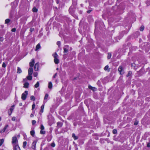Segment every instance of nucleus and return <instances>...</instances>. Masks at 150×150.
Segmentation results:
<instances>
[{
	"instance_id": "nucleus-1",
	"label": "nucleus",
	"mask_w": 150,
	"mask_h": 150,
	"mask_svg": "<svg viewBox=\"0 0 150 150\" xmlns=\"http://www.w3.org/2000/svg\"><path fill=\"white\" fill-rule=\"evenodd\" d=\"M54 57V62L55 64H57L59 63V60L58 59V56L56 52L53 54Z\"/></svg>"
},
{
	"instance_id": "nucleus-2",
	"label": "nucleus",
	"mask_w": 150,
	"mask_h": 150,
	"mask_svg": "<svg viewBox=\"0 0 150 150\" xmlns=\"http://www.w3.org/2000/svg\"><path fill=\"white\" fill-rule=\"evenodd\" d=\"M11 143L12 145L18 144V139L16 136H14L12 137V138Z\"/></svg>"
},
{
	"instance_id": "nucleus-3",
	"label": "nucleus",
	"mask_w": 150,
	"mask_h": 150,
	"mask_svg": "<svg viewBox=\"0 0 150 150\" xmlns=\"http://www.w3.org/2000/svg\"><path fill=\"white\" fill-rule=\"evenodd\" d=\"M28 94V92L27 91H25L24 93H22L21 96V98L24 100L26 99L27 96Z\"/></svg>"
},
{
	"instance_id": "nucleus-4",
	"label": "nucleus",
	"mask_w": 150,
	"mask_h": 150,
	"mask_svg": "<svg viewBox=\"0 0 150 150\" xmlns=\"http://www.w3.org/2000/svg\"><path fill=\"white\" fill-rule=\"evenodd\" d=\"M12 146L13 150H21L18 144L13 145Z\"/></svg>"
},
{
	"instance_id": "nucleus-5",
	"label": "nucleus",
	"mask_w": 150,
	"mask_h": 150,
	"mask_svg": "<svg viewBox=\"0 0 150 150\" xmlns=\"http://www.w3.org/2000/svg\"><path fill=\"white\" fill-rule=\"evenodd\" d=\"M39 63L38 62L36 63L34 66V70L35 71H38V70L39 67Z\"/></svg>"
},
{
	"instance_id": "nucleus-6",
	"label": "nucleus",
	"mask_w": 150,
	"mask_h": 150,
	"mask_svg": "<svg viewBox=\"0 0 150 150\" xmlns=\"http://www.w3.org/2000/svg\"><path fill=\"white\" fill-rule=\"evenodd\" d=\"M69 48V47L68 45H66L65 46L64 48V53H66L67 52Z\"/></svg>"
},
{
	"instance_id": "nucleus-7",
	"label": "nucleus",
	"mask_w": 150,
	"mask_h": 150,
	"mask_svg": "<svg viewBox=\"0 0 150 150\" xmlns=\"http://www.w3.org/2000/svg\"><path fill=\"white\" fill-rule=\"evenodd\" d=\"M33 72V69L32 68H30L28 70V75H32Z\"/></svg>"
},
{
	"instance_id": "nucleus-8",
	"label": "nucleus",
	"mask_w": 150,
	"mask_h": 150,
	"mask_svg": "<svg viewBox=\"0 0 150 150\" xmlns=\"http://www.w3.org/2000/svg\"><path fill=\"white\" fill-rule=\"evenodd\" d=\"M118 71L120 72V74H123L124 71L122 67H119L118 69Z\"/></svg>"
},
{
	"instance_id": "nucleus-9",
	"label": "nucleus",
	"mask_w": 150,
	"mask_h": 150,
	"mask_svg": "<svg viewBox=\"0 0 150 150\" xmlns=\"http://www.w3.org/2000/svg\"><path fill=\"white\" fill-rule=\"evenodd\" d=\"M31 60H32L31 62H30V66L31 67H33V66L34 65V64L35 63V61H34V59H32Z\"/></svg>"
},
{
	"instance_id": "nucleus-10",
	"label": "nucleus",
	"mask_w": 150,
	"mask_h": 150,
	"mask_svg": "<svg viewBox=\"0 0 150 150\" xmlns=\"http://www.w3.org/2000/svg\"><path fill=\"white\" fill-rule=\"evenodd\" d=\"M36 142H33L32 144V148L34 149H35L36 147Z\"/></svg>"
},
{
	"instance_id": "nucleus-11",
	"label": "nucleus",
	"mask_w": 150,
	"mask_h": 150,
	"mask_svg": "<svg viewBox=\"0 0 150 150\" xmlns=\"http://www.w3.org/2000/svg\"><path fill=\"white\" fill-rule=\"evenodd\" d=\"M41 48L40 44V43H38L36 46L35 48V51H37L38 50L40 49Z\"/></svg>"
},
{
	"instance_id": "nucleus-12",
	"label": "nucleus",
	"mask_w": 150,
	"mask_h": 150,
	"mask_svg": "<svg viewBox=\"0 0 150 150\" xmlns=\"http://www.w3.org/2000/svg\"><path fill=\"white\" fill-rule=\"evenodd\" d=\"M8 127V125H6V126H5V127L3 128V129L1 130V131H0L1 133H3L6 130V129Z\"/></svg>"
},
{
	"instance_id": "nucleus-13",
	"label": "nucleus",
	"mask_w": 150,
	"mask_h": 150,
	"mask_svg": "<svg viewBox=\"0 0 150 150\" xmlns=\"http://www.w3.org/2000/svg\"><path fill=\"white\" fill-rule=\"evenodd\" d=\"M88 88L89 89H91L93 91L96 90V88L94 87L91 86L90 85L88 86Z\"/></svg>"
},
{
	"instance_id": "nucleus-14",
	"label": "nucleus",
	"mask_w": 150,
	"mask_h": 150,
	"mask_svg": "<svg viewBox=\"0 0 150 150\" xmlns=\"http://www.w3.org/2000/svg\"><path fill=\"white\" fill-rule=\"evenodd\" d=\"M29 85V83L28 82H26L24 84L23 87L25 88H28Z\"/></svg>"
},
{
	"instance_id": "nucleus-15",
	"label": "nucleus",
	"mask_w": 150,
	"mask_h": 150,
	"mask_svg": "<svg viewBox=\"0 0 150 150\" xmlns=\"http://www.w3.org/2000/svg\"><path fill=\"white\" fill-rule=\"evenodd\" d=\"M57 126L59 127H61L63 125L62 123L61 122H58L57 123Z\"/></svg>"
},
{
	"instance_id": "nucleus-16",
	"label": "nucleus",
	"mask_w": 150,
	"mask_h": 150,
	"mask_svg": "<svg viewBox=\"0 0 150 150\" xmlns=\"http://www.w3.org/2000/svg\"><path fill=\"white\" fill-rule=\"evenodd\" d=\"M30 134L31 135L33 136L34 137L35 134V132L34 130H32L30 131Z\"/></svg>"
},
{
	"instance_id": "nucleus-17",
	"label": "nucleus",
	"mask_w": 150,
	"mask_h": 150,
	"mask_svg": "<svg viewBox=\"0 0 150 150\" xmlns=\"http://www.w3.org/2000/svg\"><path fill=\"white\" fill-rule=\"evenodd\" d=\"M52 83L51 82H50L48 84V88L50 89H51L52 88Z\"/></svg>"
},
{
	"instance_id": "nucleus-18",
	"label": "nucleus",
	"mask_w": 150,
	"mask_h": 150,
	"mask_svg": "<svg viewBox=\"0 0 150 150\" xmlns=\"http://www.w3.org/2000/svg\"><path fill=\"white\" fill-rule=\"evenodd\" d=\"M72 137L74 138V139L75 140L77 139H78V137L76 136L75 134L74 133L72 134Z\"/></svg>"
},
{
	"instance_id": "nucleus-19",
	"label": "nucleus",
	"mask_w": 150,
	"mask_h": 150,
	"mask_svg": "<svg viewBox=\"0 0 150 150\" xmlns=\"http://www.w3.org/2000/svg\"><path fill=\"white\" fill-rule=\"evenodd\" d=\"M27 79L29 80H32V77L31 75H28L27 77Z\"/></svg>"
},
{
	"instance_id": "nucleus-20",
	"label": "nucleus",
	"mask_w": 150,
	"mask_h": 150,
	"mask_svg": "<svg viewBox=\"0 0 150 150\" xmlns=\"http://www.w3.org/2000/svg\"><path fill=\"white\" fill-rule=\"evenodd\" d=\"M32 11L33 12H37L38 11V10L35 7H34L32 9Z\"/></svg>"
},
{
	"instance_id": "nucleus-21",
	"label": "nucleus",
	"mask_w": 150,
	"mask_h": 150,
	"mask_svg": "<svg viewBox=\"0 0 150 150\" xmlns=\"http://www.w3.org/2000/svg\"><path fill=\"white\" fill-rule=\"evenodd\" d=\"M22 72V70L19 67H18L17 73H21Z\"/></svg>"
},
{
	"instance_id": "nucleus-22",
	"label": "nucleus",
	"mask_w": 150,
	"mask_h": 150,
	"mask_svg": "<svg viewBox=\"0 0 150 150\" xmlns=\"http://www.w3.org/2000/svg\"><path fill=\"white\" fill-rule=\"evenodd\" d=\"M39 86V83L38 81L35 84L34 86L35 88H37Z\"/></svg>"
},
{
	"instance_id": "nucleus-23",
	"label": "nucleus",
	"mask_w": 150,
	"mask_h": 150,
	"mask_svg": "<svg viewBox=\"0 0 150 150\" xmlns=\"http://www.w3.org/2000/svg\"><path fill=\"white\" fill-rule=\"evenodd\" d=\"M108 67H109L108 66V65H107L104 68V70L105 71H107L108 70V71H109V69H108Z\"/></svg>"
},
{
	"instance_id": "nucleus-24",
	"label": "nucleus",
	"mask_w": 150,
	"mask_h": 150,
	"mask_svg": "<svg viewBox=\"0 0 150 150\" xmlns=\"http://www.w3.org/2000/svg\"><path fill=\"white\" fill-rule=\"evenodd\" d=\"M44 108V105H42L41 106V109L40 110V112H43V109Z\"/></svg>"
},
{
	"instance_id": "nucleus-25",
	"label": "nucleus",
	"mask_w": 150,
	"mask_h": 150,
	"mask_svg": "<svg viewBox=\"0 0 150 150\" xmlns=\"http://www.w3.org/2000/svg\"><path fill=\"white\" fill-rule=\"evenodd\" d=\"M4 142V139H0V146H1Z\"/></svg>"
},
{
	"instance_id": "nucleus-26",
	"label": "nucleus",
	"mask_w": 150,
	"mask_h": 150,
	"mask_svg": "<svg viewBox=\"0 0 150 150\" xmlns=\"http://www.w3.org/2000/svg\"><path fill=\"white\" fill-rule=\"evenodd\" d=\"M27 144V142L26 141L24 142L23 143V147L24 148H25Z\"/></svg>"
},
{
	"instance_id": "nucleus-27",
	"label": "nucleus",
	"mask_w": 150,
	"mask_h": 150,
	"mask_svg": "<svg viewBox=\"0 0 150 150\" xmlns=\"http://www.w3.org/2000/svg\"><path fill=\"white\" fill-rule=\"evenodd\" d=\"M10 20L9 19H7L5 21V23L8 24L10 22Z\"/></svg>"
},
{
	"instance_id": "nucleus-28",
	"label": "nucleus",
	"mask_w": 150,
	"mask_h": 150,
	"mask_svg": "<svg viewBox=\"0 0 150 150\" xmlns=\"http://www.w3.org/2000/svg\"><path fill=\"white\" fill-rule=\"evenodd\" d=\"M14 106H12L11 108L9 110V112H12L13 111V110L14 109Z\"/></svg>"
},
{
	"instance_id": "nucleus-29",
	"label": "nucleus",
	"mask_w": 150,
	"mask_h": 150,
	"mask_svg": "<svg viewBox=\"0 0 150 150\" xmlns=\"http://www.w3.org/2000/svg\"><path fill=\"white\" fill-rule=\"evenodd\" d=\"M30 99L31 100H35V98L34 96H31L30 97Z\"/></svg>"
},
{
	"instance_id": "nucleus-30",
	"label": "nucleus",
	"mask_w": 150,
	"mask_h": 150,
	"mask_svg": "<svg viewBox=\"0 0 150 150\" xmlns=\"http://www.w3.org/2000/svg\"><path fill=\"white\" fill-rule=\"evenodd\" d=\"M45 131L41 130L40 131V134H45Z\"/></svg>"
},
{
	"instance_id": "nucleus-31",
	"label": "nucleus",
	"mask_w": 150,
	"mask_h": 150,
	"mask_svg": "<svg viewBox=\"0 0 150 150\" xmlns=\"http://www.w3.org/2000/svg\"><path fill=\"white\" fill-rule=\"evenodd\" d=\"M112 54L110 53H108V56L107 58L108 59H110L111 56Z\"/></svg>"
},
{
	"instance_id": "nucleus-32",
	"label": "nucleus",
	"mask_w": 150,
	"mask_h": 150,
	"mask_svg": "<svg viewBox=\"0 0 150 150\" xmlns=\"http://www.w3.org/2000/svg\"><path fill=\"white\" fill-rule=\"evenodd\" d=\"M38 75V73L37 72H34L33 73V76L35 77H36Z\"/></svg>"
},
{
	"instance_id": "nucleus-33",
	"label": "nucleus",
	"mask_w": 150,
	"mask_h": 150,
	"mask_svg": "<svg viewBox=\"0 0 150 150\" xmlns=\"http://www.w3.org/2000/svg\"><path fill=\"white\" fill-rule=\"evenodd\" d=\"M144 29V27L142 26L140 28V30L141 31H143Z\"/></svg>"
},
{
	"instance_id": "nucleus-34",
	"label": "nucleus",
	"mask_w": 150,
	"mask_h": 150,
	"mask_svg": "<svg viewBox=\"0 0 150 150\" xmlns=\"http://www.w3.org/2000/svg\"><path fill=\"white\" fill-rule=\"evenodd\" d=\"M48 97V95L47 94H46L45 96V98H44V99H47Z\"/></svg>"
},
{
	"instance_id": "nucleus-35",
	"label": "nucleus",
	"mask_w": 150,
	"mask_h": 150,
	"mask_svg": "<svg viewBox=\"0 0 150 150\" xmlns=\"http://www.w3.org/2000/svg\"><path fill=\"white\" fill-rule=\"evenodd\" d=\"M138 122H139L138 121H137V120H136L135 121L134 124L135 125H137L138 124Z\"/></svg>"
},
{
	"instance_id": "nucleus-36",
	"label": "nucleus",
	"mask_w": 150,
	"mask_h": 150,
	"mask_svg": "<svg viewBox=\"0 0 150 150\" xmlns=\"http://www.w3.org/2000/svg\"><path fill=\"white\" fill-rule=\"evenodd\" d=\"M40 129L41 130H43L44 129V127L43 125H42L41 126Z\"/></svg>"
},
{
	"instance_id": "nucleus-37",
	"label": "nucleus",
	"mask_w": 150,
	"mask_h": 150,
	"mask_svg": "<svg viewBox=\"0 0 150 150\" xmlns=\"http://www.w3.org/2000/svg\"><path fill=\"white\" fill-rule=\"evenodd\" d=\"M35 104H33L32 105V110H33L35 107Z\"/></svg>"
},
{
	"instance_id": "nucleus-38",
	"label": "nucleus",
	"mask_w": 150,
	"mask_h": 150,
	"mask_svg": "<svg viewBox=\"0 0 150 150\" xmlns=\"http://www.w3.org/2000/svg\"><path fill=\"white\" fill-rule=\"evenodd\" d=\"M36 123V121L35 120H33L32 121V124L33 125H34Z\"/></svg>"
},
{
	"instance_id": "nucleus-39",
	"label": "nucleus",
	"mask_w": 150,
	"mask_h": 150,
	"mask_svg": "<svg viewBox=\"0 0 150 150\" xmlns=\"http://www.w3.org/2000/svg\"><path fill=\"white\" fill-rule=\"evenodd\" d=\"M2 66L3 67H6V64L4 62L3 63Z\"/></svg>"
},
{
	"instance_id": "nucleus-40",
	"label": "nucleus",
	"mask_w": 150,
	"mask_h": 150,
	"mask_svg": "<svg viewBox=\"0 0 150 150\" xmlns=\"http://www.w3.org/2000/svg\"><path fill=\"white\" fill-rule=\"evenodd\" d=\"M51 146L54 147L55 146V144L54 142L52 143L51 144Z\"/></svg>"
},
{
	"instance_id": "nucleus-41",
	"label": "nucleus",
	"mask_w": 150,
	"mask_h": 150,
	"mask_svg": "<svg viewBox=\"0 0 150 150\" xmlns=\"http://www.w3.org/2000/svg\"><path fill=\"white\" fill-rule=\"evenodd\" d=\"M57 45L59 46L61 44V42L60 41H57Z\"/></svg>"
},
{
	"instance_id": "nucleus-42",
	"label": "nucleus",
	"mask_w": 150,
	"mask_h": 150,
	"mask_svg": "<svg viewBox=\"0 0 150 150\" xmlns=\"http://www.w3.org/2000/svg\"><path fill=\"white\" fill-rule=\"evenodd\" d=\"M117 132V130L116 129L113 130V134H116Z\"/></svg>"
},
{
	"instance_id": "nucleus-43",
	"label": "nucleus",
	"mask_w": 150,
	"mask_h": 150,
	"mask_svg": "<svg viewBox=\"0 0 150 150\" xmlns=\"http://www.w3.org/2000/svg\"><path fill=\"white\" fill-rule=\"evenodd\" d=\"M16 31V29L15 28H13L11 30V31L13 32H15Z\"/></svg>"
},
{
	"instance_id": "nucleus-44",
	"label": "nucleus",
	"mask_w": 150,
	"mask_h": 150,
	"mask_svg": "<svg viewBox=\"0 0 150 150\" xmlns=\"http://www.w3.org/2000/svg\"><path fill=\"white\" fill-rule=\"evenodd\" d=\"M12 120L13 121H15L16 120V117H12Z\"/></svg>"
},
{
	"instance_id": "nucleus-45",
	"label": "nucleus",
	"mask_w": 150,
	"mask_h": 150,
	"mask_svg": "<svg viewBox=\"0 0 150 150\" xmlns=\"http://www.w3.org/2000/svg\"><path fill=\"white\" fill-rule=\"evenodd\" d=\"M34 29L33 28H30V32H32L33 31H34Z\"/></svg>"
},
{
	"instance_id": "nucleus-46",
	"label": "nucleus",
	"mask_w": 150,
	"mask_h": 150,
	"mask_svg": "<svg viewBox=\"0 0 150 150\" xmlns=\"http://www.w3.org/2000/svg\"><path fill=\"white\" fill-rule=\"evenodd\" d=\"M147 146L148 147H150V143H148Z\"/></svg>"
},
{
	"instance_id": "nucleus-47",
	"label": "nucleus",
	"mask_w": 150,
	"mask_h": 150,
	"mask_svg": "<svg viewBox=\"0 0 150 150\" xmlns=\"http://www.w3.org/2000/svg\"><path fill=\"white\" fill-rule=\"evenodd\" d=\"M57 73L55 74L53 76V78H55L56 77V76H57Z\"/></svg>"
},
{
	"instance_id": "nucleus-48",
	"label": "nucleus",
	"mask_w": 150,
	"mask_h": 150,
	"mask_svg": "<svg viewBox=\"0 0 150 150\" xmlns=\"http://www.w3.org/2000/svg\"><path fill=\"white\" fill-rule=\"evenodd\" d=\"M3 38L1 37L0 38V41H2L3 40Z\"/></svg>"
},
{
	"instance_id": "nucleus-49",
	"label": "nucleus",
	"mask_w": 150,
	"mask_h": 150,
	"mask_svg": "<svg viewBox=\"0 0 150 150\" xmlns=\"http://www.w3.org/2000/svg\"><path fill=\"white\" fill-rule=\"evenodd\" d=\"M91 11V10H88L87 11V12L88 13H90Z\"/></svg>"
},
{
	"instance_id": "nucleus-50",
	"label": "nucleus",
	"mask_w": 150,
	"mask_h": 150,
	"mask_svg": "<svg viewBox=\"0 0 150 150\" xmlns=\"http://www.w3.org/2000/svg\"><path fill=\"white\" fill-rule=\"evenodd\" d=\"M34 116V115L33 114H31L30 115V117H33Z\"/></svg>"
},
{
	"instance_id": "nucleus-51",
	"label": "nucleus",
	"mask_w": 150,
	"mask_h": 150,
	"mask_svg": "<svg viewBox=\"0 0 150 150\" xmlns=\"http://www.w3.org/2000/svg\"><path fill=\"white\" fill-rule=\"evenodd\" d=\"M131 74V72L130 71H129L128 72V74Z\"/></svg>"
},
{
	"instance_id": "nucleus-52",
	"label": "nucleus",
	"mask_w": 150,
	"mask_h": 150,
	"mask_svg": "<svg viewBox=\"0 0 150 150\" xmlns=\"http://www.w3.org/2000/svg\"><path fill=\"white\" fill-rule=\"evenodd\" d=\"M135 64H132V67H135Z\"/></svg>"
},
{
	"instance_id": "nucleus-53",
	"label": "nucleus",
	"mask_w": 150,
	"mask_h": 150,
	"mask_svg": "<svg viewBox=\"0 0 150 150\" xmlns=\"http://www.w3.org/2000/svg\"><path fill=\"white\" fill-rule=\"evenodd\" d=\"M22 105V103H19V105L21 106Z\"/></svg>"
},
{
	"instance_id": "nucleus-54",
	"label": "nucleus",
	"mask_w": 150,
	"mask_h": 150,
	"mask_svg": "<svg viewBox=\"0 0 150 150\" xmlns=\"http://www.w3.org/2000/svg\"><path fill=\"white\" fill-rule=\"evenodd\" d=\"M26 79H23V81H26Z\"/></svg>"
},
{
	"instance_id": "nucleus-55",
	"label": "nucleus",
	"mask_w": 150,
	"mask_h": 150,
	"mask_svg": "<svg viewBox=\"0 0 150 150\" xmlns=\"http://www.w3.org/2000/svg\"><path fill=\"white\" fill-rule=\"evenodd\" d=\"M18 137H19L20 136V135H18Z\"/></svg>"
},
{
	"instance_id": "nucleus-56",
	"label": "nucleus",
	"mask_w": 150,
	"mask_h": 150,
	"mask_svg": "<svg viewBox=\"0 0 150 150\" xmlns=\"http://www.w3.org/2000/svg\"><path fill=\"white\" fill-rule=\"evenodd\" d=\"M58 68H57V70H58Z\"/></svg>"
}]
</instances>
